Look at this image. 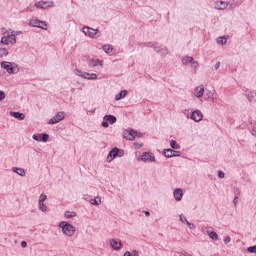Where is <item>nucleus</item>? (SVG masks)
<instances>
[{"mask_svg": "<svg viewBox=\"0 0 256 256\" xmlns=\"http://www.w3.org/2000/svg\"><path fill=\"white\" fill-rule=\"evenodd\" d=\"M23 32L15 31L12 29H3L2 37L0 39L1 45H17V37L21 35Z\"/></svg>", "mask_w": 256, "mask_h": 256, "instance_id": "1", "label": "nucleus"}, {"mask_svg": "<svg viewBox=\"0 0 256 256\" xmlns=\"http://www.w3.org/2000/svg\"><path fill=\"white\" fill-rule=\"evenodd\" d=\"M58 229H60L62 235H64V237H75V233H77V228L75 227V225L71 224L68 221H60L58 223Z\"/></svg>", "mask_w": 256, "mask_h": 256, "instance_id": "2", "label": "nucleus"}, {"mask_svg": "<svg viewBox=\"0 0 256 256\" xmlns=\"http://www.w3.org/2000/svg\"><path fill=\"white\" fill-rule=\"evenodd\" d=\"M0 67L4 71H6V73H8V75H17L21 71L19 64L15 63V62L2 61L0 63Z\"/></svg>", "mask_w": 256, "mask_h": 256, "instance_id": "3", "label": "nucleus"}, {"mask_svg": "<svg viewBox=\"0 0 256 256\" xmlns=\"http://www.w3.org/2000/svg\"><path fill=\"white\" fill-rule=\"evenodd\" d=\"M146 47L154 49L155 53L160 55V57H165L169 53V48H167V46L159 44L158 42H148L146 44Z\"/></svg>", "mask_w": 256, "mask_h": 256, "instance_id": "4", "label": "nucleus"}, {"mask_svg": "<svg viewBox=\"0 0 256 256\" xmlns=\"http://www.w3.org/2000/svg\"><path fill=\"white\" fill-rule=\"evenodd\" d=\"M74 75H76V77H81V79H86L87 81H97L98 79L96 73H89L79 68L74 69Z\"/></svg>", "mask_w": 256, "mask_h": 256, "instance_id": "5", "label": "nucleus"}, {"mask_svg": "<svg viewBox=\"0 0 256 256\" xmlns=\"http://www.w3.org/2000/svg\"><path fill=\"white\" fill-rule=\"evenodd\" d=\"M82 33L85 35V37H89V39H99V37H101V32L98 28L94 29L89 26H83Z\"/></svg>", "mask_w": 256, "mask_h": 256, "instance_id": "6", "label": "nucleus"}, {"mask_svg": "<svg viewBox=\"0 0 256 256\" xmlns=\"http://www.w3.org/2000/svg\"><path fill=\"white\" fill-rule=\"evenodd\" d=\"M125 155V151L123 149H120L118 147H114L112 150H110L109 154L106 157L107 163H112V161H115L117 157H123Z\"/></svg>", "mask_w": 256, "mask_h": 256, "instance_id": "7", "label": "nucleus"}, {"mask_svg": "<svg viewBox=\"0 0 256 256\" xmlns=\"http://www.w3.org/2000/svg\"><path fill=\"white\" fill-rule=\"evenodd\" d=\"M182 65H190L193 71H197L199 69V62L195 61V59L192 56H184L182 58Z\"/></svg>", "mask_w": 256, "mask_h": 256, "instance_id": "8", "label": "nucleus"}, {"mask_svg": "<svg viewBox=\"0 0 256 256\" xmlns=\"http://www.w3.org/2000/svg\"><path fill=\"white\" fill-rule=\"evenodd\" d=\"M136 137H143V133L133 129H127L124 131V139H127V141H135Z\"/></svg>", "mask_w": 256, "mask_h": 256, "instance_id": "9", "label": "nucleus"}, {"mask_svg": "<svg viewBox=\"0 0 256 256\" xmlns=\"http://www.w3.org/2000/svg\"><path fill=\"white\" fill-rule=\"evenodd\" d=\"M138 161H143L144 163H155L157 158L152 152H144L138 157Z\"/></svg>", "mask_w": 256, "mask_h": 256, "instance_id": "10", "label": "nucleus"}, {"mask_svg": "<svg viewBox=\"0 0 256 256\" xmlns=\"http://www.w3.org/2000/svg\"><path fill=\"white\" fill-rule=\"evenodd\" d=\"M117 123V117L111 114L105 115L102 120L101 126L107 129L109 125H115Z\"/></svg>", "mask_w": 256, "mask_h": 256, "instance_id": "11", "label": "nucleus"}, {"mask_svg": "<svg viewBox=\"0 0 256 256\" xmlns=\"http://www.w3.org/2000/svg\"><path fill=\"white\" fill-rule=\"evenodd\" d=\"M65 112L59 111L57 112L49 121L48 125H57V123H61V121L65 120Z\"/></svg>", "mask_w": 256, "mask_h": 256, "instance_id": "12", "label": "nucleus"}, {"mask_svg": "<svg viewBox=\"0 0 256 256\" xmlns=\"http://www.w3.org/2000/svg\"><path fill=\"white\" fill-rule=\"evenodd\" d=\"M30 27H37L38 29H44V31H47V22L41 21L37 18H33L29 22Z\"/></svg>", "mask_w": 256, "mask_h": 256, "instance_id": "13", "label": "nucleus"}, {"mask_svg": "<svg viewBox=\"0 0 256 256\" xmlns=\"http://www.w3.org/2000/svg\"><path fill=\"white\" fill-rule=\"evenodd\" d=\"M192 95L195 99H203V95H205V85L200 84L196 86L192 91Z\"/></svg>", "mask_w": 256, "mask_h": 256, "instance_id": "14", "label": "nucleus"}, {"mask_svg": "<svg viewBox=\"0 0 256 256\" xmlns=\"http://www.w3.org/2000/svg\"><path fill=\"white\" fill-rule=\"evenodd\" d=\"M109 245L113 251H121V249H123V242L119 238H111Z\"/></svg>", "mask_w": 256, "mask_h": 256, "instance_id": "15", "label": "nucleus"}, {"mask_svg": "<svg viewBox=\"0 0 256 256\" xmlns=\"http://www.w3.org/2000/svg\"><path fill=\"white\" fill-rule=\"evenodd\" d=\"M36 9H51V7H55L54 1H38L35 3Z\"/></svg>", "mask_w": 256, "mask_h": 256, "instance_id": "16", "label": "nucleus"}, {"mask_svg": "<svg viewBox=\"0 0 256 256\" xmlns=\"http://www.w3.org/2000/svg\"><path fill=\"white\" fill-rule=\"evenodd\" d=\"M32 139L38 143H47L49 141V134L47 133H36L32 135Z\"/></svg>", "mask_w": 256, "mask_h": 256, "instance_id": "17", "label": "nucleus"}, {"mask_svg": "<svg viewBox=\"0 0 256 256\" xmlns=\"http://www.w3.org/2000/svg\"><path fill=\"white\" fill-rule=\"evenodd\" d=\"M163 155L167 159H171V157H181V151L173 150L171 148H166L163 150Z\"/></svg>", "mask_w": 256, "mask_h": 256, "instance_id": "18", "label": "nucleus"}, {"mask_svg": "<svg viewBox=\"0 0 256 256\" xmlns=\"http://www.w3.org/2000/svg\"><path fill=\"white\" fill-rule=\"evenodd\" d=\"M190 119L195 123H201L203 121V112L201 110H194L190 114Z\"/></svg>", "mask_w": 256, "mask_h": 256, "instance_id": "19", "label": "nucleus"}, {"mask_svg": "<svg viewBox=\"0 0 256 256\" xmlns=\"http://www.w3.org/2000/svg\"><path fill=\"white\" fill-rule=\"evenodd\" d=\"M244 95H245L246 99H248V101L250 103H255V101H256V92H253V91H251L249 89H246L244 91Z\"/></svg>", "mask_w": 256, "mask_h": 256, "instance_id": "20", "label": "nucleus"}, {"mask_svg": "<svg viewBox=\"0 0 256 256\" xmlns=\"http://www.w3.org/2000/svg\"><path fill=\"white\" fill-rule=\"evenodd\" d=\"M183 195H184L183 189H181V188L174 189L173 197H174L175 201H177V202L182 201Z\"/></svg>", "mask_w": 256, "mask_h": 256, "instance_id": "21", "label": "nucleus"}, {"mask_svg": "<svg viewBox=\"0 0 256 256\" xmlns=\"http://www.w3.org/2000/svg\"><path fill=\"white\" fill-rule=\"evenodd\" d=\"M227 7H229V2L227 1L220 0L215 3V9H219L220 11H225Z\"/></svg>", "mask_w": 256, "mask_h": 256, "instance_id": "22", "label": "nucleus"}, {"mask_svg": "<svg viewBox=\"0 0 256 256\" xmlns=\"http://www.w3.org/2000/svg\"><path fill=\"white\" fill-rule=\"evenodd\" d=\"M208 237L212 239V241H218L219 240V235L217 232L213 231V227H207L206 231Z\"/></svg>", "mask_w": 256, "mask_h": 256, "instance_id": "23", "label": "nucleus"}, {"mask_svg": "<svg viewBox=\"0 0 256 256\" xmlns=\"http://www.w3.org/2000/svg\"><path fill=\"white\" fill-rule=\"evenodd\" d=\"M88 65L89 67H103V61L102 60H99V59H89L88 60Z\"/></svg>", "mask_w": 256, "mask_h": 256, "instance_id": "24", "label": "nucleus"}, {"mask_svg": "<svg viewBox=\"0 0 256 256\" xmlns=\"http://www.w3.org/2000/svg\"><path fill=\"white\" fill-rule=\"evenodd\" d=\"M217 97H215V92L211 90H206L204 101H212L215 102Z\"/></svg>", "mask_w": 256, "mask_h": 256, "instance_id": "25", "label": "nucleus"}, {"mask_svg": "<svg viewBox=\"0 0 256 256\" xmlns=\"http://www.w3.org/2000/svg\"><path fill=\"white\" fill-rule=\"evenodd\" d=\"M129 95V91L127 90H121L116 96H115V101H121L125 99Z\"/></svg>", "mask_w": 256, "mask_h": 256, "instance_id": "26", "label": "nucleus"}, {"mask_svg": "<svg viewBox=\"0 0 256 256\" xmlns=\"http://www.w3.org/2000/svg\"><path fill=\"white\" fill-rule=\"evenodd\" d=\"M10 116L14 117V119H17L18 121H23L25 119V114L21 112H10Z\"/></svg>", "mask_w": 256, "mask_h": 256, "instance_id": "27", "label": "nucleus"}, {"mask_svg": "<svg viewBox=\"0 0 256 256\" xmlns=\"http://www.w3.org/2000/svg\"><path fill=\"white\" fill-rule=\"evenodd\" d=\"M12 171L13 173H16V175H19V177H25L26 175L25 169L23 168L13 167Z\"/></svg>", "mask_w": 256, "mask_h": 256, "instance_id": "28", "label": "nucleus"}, {"mask_svg": "<svg viewBox=\"0 0 256 256\" xmlns=\"http://www.w3.org/2000/svg\"><path fill=\"white\" fill-rule=\"evenodd\" d=\"M102 49L104 51V53H106L107 55H111V53H113V45L111 44H105L102 46Z\"/></svg>", "mask_w": 256, "mask_h": 256, "instance_id": "29", "label": "nucleus"}, {"mask_svg": "<svg viewBox=\"0 0 256 256\" xmlns=\"http://www.w3.org/2000/svg\"><path fill=\"white\" fill-rule=\"evenodd\" d=\"M227 39H229V36H220L216 38V43L218 45H227Z\"/></svg>", "mask_w": 256, "mask_h": 256, "instance_id": "30", "label": "nucleus"}, {"mask_svg": "<svg viewBox=\"0 0 256 256\" xmlns=\"http://www.w3.org/2000/svg\"><path fill=\"white\" fill-rule=\"evenodd\" d=\"M38 209L42 213H47V211H49V206H47L45 202H38Z\"/></svg>", "mask_w": 256, "mask_h": 256, "instance_id": "31", "label": "nucleus"}, {"mask_svg": "<svg viewBox=\"0 0 256 256\" xmlns=\"http://www.w3.org/2000/svg\"><path fill=\"white\" fill-rule=\"evenodd\" d=\"M6 57H9V49L5 47L0 48V59H5Z\"/></svg>", "mask_w": 256, "mask_h": 256, "instance_id": "32", "label": "nucleus"}, {"mask_svg": "<svg viewBox=\"0 0 256 256\" xmlns=\"http://www.w3.org/2000/svg\"><path fill=\"white\" fill-rule=\"evenodd\" d=\"M89 203H90V205L99 206V205H101V197L100 196H96V197L90 199Z\"/></svg>", "mask_w": 256, "mask_h": 256, "instance_id": "33", "label": "nucleus"}, {"mask_svg": "<svg viewBox=\"0 0 256 256\" xmlns=\"http://www.w3.org/2000/svg\"><path fill=\"white\" fill-rule=\"evenodd\" d=\"M170 147L174 151H177L178 149H181V144H178L175 140H170Z\"/></svg>", "mask_w": 256, "mask_h": 256, "instance_id": "34", "label": "nucleus"}, {"mask_svg": "<svg viewBox=\"0 0 256 256\" xmlns=\"http://www.w3.org/2000/svg\"><path fill=\"white\" fill-rule=\"evenodd\" d=\"M76 213L75 212H71V211H66L64 213V217L65 219H73V217H76Z\"/></svg>", "mask_w": 256, "mask_h": 256, "instance_id": "35", "label": "nucleus"}, {"mask_svg": "<svg viewBox=\"0 0 256 256\" xmlns=\"http://www.w3.org/2000/svg\"><path fill=\"white\" fill-rule=\"evenodd\" d=\"M179 221H180L183 225H185V223L188 222L187 217L185 216V214H180V215H179Z\"/></svg>", "mask_w": 256, "mask_h": 256, "instance_id": "36", "label": "nucleus"}, {"mask_svg": "<svg viewBox=\"0 0 256 256\" xmlns=\"http://www.w3.org/2000/svg\"><path fill=\"white\" fill-rule=\"evenodd\" d=\"M45 201H47L46 194H41L38 198V203H45Z\"/></svg>", "mask_w": 256, "mask_h": 256, "instance_id": "37", "label": "nucleus"}, {"mask_svg": "<svg viewBox=\"0 0 256 256\" xmlns=\"http://www.w3.org/2000/svg\"><path fill=\"white\" fill-rule=\"evenodd\" d=\"M248 253H255L256 255V245L247 248Z\"/></svg>", "mask_w": 256, "mask_h": 256, "instance_id": "38", "label": "nucleus"}, {"mask_svg": "<svg viewBox=\"0 0 256 256\" xmlns=\"http://www.w3.org/2000/svg\"><path fill=\"white\" fill-rule=\"evenodd\" d=\"M5 97H7V95L5 94V91L0 90V102L5 101Z\"/></svg>", "mask_w": 256, "mask_h": 256, "instance_id": "39", "label": "nucleus"}, {"mask_svg": "<svg viewBox=\"0 0 256 256\" xmlns=\"http://www.w3.org/2000/svg\"><path fill=\"white\" fill-rule=\"evenodd\" d=\"M218 177H219L220 179H225V172L219 170V171H218Z\"/></svg>", "mask_w": 256, "mask_h": 256, "instance_id": "40", "label": "nucleus"}, {"mask_svg": "<svg viewBox=\"0 0 256 256\" xmlns=\"http://www.w3.org/2000/svg\"><path fill=\"white\" fill-rule=\"evenodd\" d=\"M224 243H225V245L231 243V236H226V237L224 238Z\"/></svg>", "mask_w": 256, "mask_h": 256, "instance_id": "41", "label": "nucleus"}, {"mask_svg": "<svg viewBox=\"0 0 256 256\" xmlns=\"http://www.w3.org/2000/svg\"><path fill=\"white\" fill-rule=\"evenodd\" d=\"M187 227H189L190 229H195V224L191 223V222H186Z\"/></svg>", "mask_w": 256, "mask_h": 256, "instance_id": "42", "label": "nucleus"}, {"mask_svg": "<svg viewBox=\"0 0 256 256\" xmlns=\"http://www.w3.org/2000/svg\"><path fill=\"white\" fill-rule=\"evenodd\" d=\"M20 245H21L22 249H26V247H27V241H22V242L20 243Z\"/></svg>", "mask_w": 256, "mask_h": 256, "instance_id": "43", "label": "nucleus"}, {"mask_svg": "<svg viewBox=\"0 0 256 256\" xmlns=\"http://www.w3.org/2000/svg\"><path fill=\"white\" fill-rule=\"evenodd\" d=\"M219 67H221V62H217L214 66V69L217 71V69H219Z\"/></svg>", "mask_w": 256, "mask_h": 256, "instance_id": "44", "label": "nucleus"}, {"mask_svg": "<svg viewBox=\"0 0 256 256\" xmlns=\"http://www.w3.org/2000/svg\"><path fill=\"white\" fill-rule=\"evenodd\" d=\"M233 203H234V205H237V203H239V197L238 196L234 197Z\"/></svg>", "mask_w": 256, "mask_h": 256, "instance_id": "45", "label": "nucleus"}, {"mask_svg": "<svg viewBox=\"0 0 256 256\" xmlns=\"http://www.w3.org/2000/svg\"><path fill=\"white\" fill-rule=\"evenodd\" d=\"M131 255L132 256H139V251L134 250V251H132Z\"/></svg>", "mask_w": 256, "mask_h": 256, "instance_id": "46", "label": "nucleus"}, {"mask_svg": "<svg viewBox=\"0 0 256 256\" xmlns=\"http://www.w3.org/2000/svg\"><path fill=\"white\" fill-rule=\"evenodd\" d=\"M123 256H132L131 252L126 251Z\"/></svg>", "mask_w": 256, "mask_h": 256, "instance_id": "47", "label": "nucleus"}, {"mask_svg": "<svg viewBox=\"0 0 256 256\" xmlns=\"http://www.w3.org/2000/svg\"><path fill=\"white\" fill-rule=\"evenodd\" d=\"M252 135L256 137V129H252Z\"/></svg>", "mask_w": 256, "mask_h": 256, "instance_id": "48", "label": "nucleus"}, {"mask_svg": "<svg viewBox=\"0 0 256 256\" xmlns=\"http://www.w3.org/2000/svg\"><path fill=\"white\" fill-rule=\"evenodd\" d=\"M145 215H146V217H149L151 215V212L150 211H146Z\"/></svg>", "mask_w": 256, "mask_h": 256, "instance_id": "49", "label": "nucleus"}, {"mask_svg": "<svg viewBox=\"0 0 256 256\" xmlns=\"http://www.w3.org/2000/svg\"><path fill=\"white\" fill-rule=\"evenodd\" d=\"M95 109L89 110V113H91L92 115L95 113Z\"/></svg>", "mask_w": 256, "mask_h": 256, "instance_id": "50", "label": "nucleus"}, {"mask_svg": "<svg viewBox=\"0 0 256 256\" xmlns=\"http://www.w3.org/2000/svg\"><path fill=\"white\" fill-rule=\"evenodd\" d=\"M71 92H72V93L75 92V88H72V89H71Z\"/></svg>", "mask_w": 256, "mask_h": 256, "instance_id": "51", "label": "nucleus"}, {"mask_svg": "<svg viewBox=\"0 0 256 256\" xmlns=\"http://www.w3.org/2000/svg\"><path fill=\"white\" fill-rule=\"evenodd\" d=\"M84 199H87V196H85Z\"/></svg>", "mask_w": 256, "mask_h": 256, "instance_id": "52", "label": "nucleus"}, {"mask_svg": "<svg viewBox=\"0 0 256 256\" xmlns=\"http://www.w3.org/2000/svg\"><path fill=\"white\" fill-rule=\"evenodd\" d=\"M84 199H87V196H85Z\"/></svg>", "mask_w": 256, "mask_h": 256, "instance_id": "53", "label": "nucleus"}]
</instances>
